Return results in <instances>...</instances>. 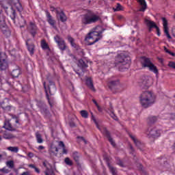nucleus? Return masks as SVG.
<instances>
[{"label":"nucleus","mask_w":175,"mask_h":175,"mask_svg":"<svg viewBox=\"0 0 175 175\" xmlns=\"http://www.w3.org/2000/svg\"><path fill=\"white\" fill-rule=\"evenodd\" d=\"M80 114L83 118H88V112L85 110H82L80 111Z\"/></svg>","instance_id":"nucleus-31"},{"label":"nucleus","mask_w":175,"mask_h":175,"mask_svg":"<svg viewBox=\"0 0 175 175\" xmlns=\"http://www.w3.org/2000/svg\"><path fill=\"white\" fill-rule=\"evenodd\" d=\"M49 103H50V100H49Z\"/></svg>","instance_id":"nucleus-63"},{"label":"nucleus","mask_w":175,"mask_h":175,"mask_svg":"<svg viewBox=\"0 0 175 175\" xmlns=\"http://www.w3.org/2000/svg\"><path fill=\"white\" fill-rule=\"evenodd\" d=\"M118 165H119V166H121L122 167H124V163H123L122 161H120V162L118 163Z\"/></svg>","instance_id":"nucleus-50"},{"label":"nucleus","mask_w":175,"mask_h":175,"mask_svg":"<svg viewBox=\"0 0 175 175\" xmlns=\"http://www.w3.org/2000/svg\"><path fill=\"white\" fill-rule=\"evenodd\" d=\"M93 103H94V105L96 106V107L98 108V110L99 111H100V107H99V105H98V103H96V100H93Z\"/></svg>","instance_id":"nucleus-45"},{"label":"nucleus","mask_w":175,"mask_h":175,"mask_svg":"<svg viewBox=\"0 0 175 175\" xmlns=\"http://www.w3.org/2000/svg\"><path fill=\"white\" fill-rule=\"evenodd\" d=\"M78 66L80 68H87V64L84 62V60L79 59L78 62Z\"/></svg>","instance_id":"nucleus-29"},{"label":"nucleus","mask_w":175,"mask_h":175,"mask_svg":"<svg viewBox=\"0 0 175 175\" xmlns=\"http://www.w3.org/2000/svg\"><path fill=\"white\" fill-rule=\"evenodd\" d=\"M144 23L149 28L150 32H151V30L152 29V28H155L157 32L158 36H161V31L159 30V27L157 26V24H155L154 21H152L151 20H149L148 18H145Z\"/></svg>","instance_id":"nucleus-7"},{"label":"nucleus","mask_w":175,"mask_h":175,"mask_svg":"<svg viewBox=\"0 0 175 175\" xmlns=\"http://www.w3.org/2000/svg\"><path fill=\"white\" fill-rule=\"evenodd\" d=\"M119 18H122V16H119Z\"/></svg>","instance_id":"nucleus-60"},{"label":"nucleus","mask_w":175,"mask_h":175,"mask_svg":"<svg viewBox=\"0 0 175 175\" xmlns=\"http://www.w3.org/2000/svg\"><path fill=\"white\" fill-rule=\"evenodd\" d=\"M30 28L33 29L34 31H31V33H32L33 36H35V34L36 33V32L35 31V30L36 29V25H35V24L31 23H30Z\"/></svg>","instance_id":"nucleus-37"},{"label":"nucleus","mask_w":175,"mask_h":175,"mask_svg":"<svg viewBox=\"0 0 175 175\" xmlns=\"http://www.w3.org/2000/svg\"><path fill=\"white\" fill-rule=\"evenodd\" d=\"M2 159V154H0V160Z\"/></svg>","instance_id":"nucleus-57"},{"label":"nucleus","mask_w":175,"mask_h":175,"mask_svg":"<svg viewBox=\"0 0 175 175\" xmlns=\"http://www.w3.org/2000/svg\"><path fill=\"white\" fill-rule=\"evenodd\" d=\"M49 152L51 154H53V155H57V153L58 152V148H57L54 144H52L49 149Z\"/></svg>","instance_id":"nucleus-15"},{"label":"nucleus","mask_w":175,"mask_h":175,"mask_svg":"<svg viewBox=\"0 0 175 175\" xmlns=\"http://www.w3.org/2000/svg\"><path fill=\"white\" fill-rule=\"evenodd\" d=\"M49 103H50V100H49Z\"/></svg>","instance_id":"nucleus-64"},{"label":"nucleus","mask_w":175,"mask_h":175,"mask_svg":"<svg viewBox=\"0 0 175 175\" xmlns=\"http://www.w3.org/2000/svg\"><path fill=\"white\" fill-rule=\"evenodd\" d=\"M21 175H31V174H29V172H25L22 173Z\"/></svg>","instance_id":"nucleus-48"},{"label":"nucleus","mask_w":175,"mask_h":175,"mask_svg":"<svg viewBox=\"0 0 175 175\" xmlns=\"http://www.w3.org/2000/svg\"><path fill=\"white\" fill-rule=\"evenodd\" d=\"M1 140H2V137L0 136V142H1Z\"/></svg>","instance_id":"nucleus-58"},{"label":"nucleus","mask_w":175,"mask_h":175,"mask_svg":"<svg viewBox=\"0 0 175 175\" xmlns=\"http://www.w3.org/2000/svg\"><path fill=\"white\" fill-rule=\"evenodd\" d=\"M73 158H74L75 161H76V162H77V161H79V157L77 156V153L73 154Z\"/></svg>","instance_id":"nucleus-46"},{"label":"nucleus","mask_w":175,"mask_h":175,"mask_svg":"<svg viewBox=\"0 0 175 175\" xmlns=\"http://www.w3.org/2000/svg\"><path fill=\"white\" fill-rule=\"evenodd\" d=\"M46 17H47V21L49 24H50V25H51L53 28H55V29H57V27H55V21H54V19L53 18V16H51L50 13H49L48 12H46Z\"/></svg>","instance_id":"nucleus-12"},{"label":"nucleus","mask_w":175,"mask_h":175,"mask_svg":"<svg viewBox=\"0 0 175 175\" xmlns=\"http://www.w3.org/2000/svg\"><path fill=\"white\" fill-rule=\"evenodd\" d=\"M29 167H31L32 169H35L36 167H35V165L30 164L29 165Z\"/></svg>","instance_id":"nucleus-53"},{"label":"nucleus","mask_w":175,"mask_h":175,"mask_svg":"<svg viewBox=\"0 0 175 175\" xmlns=\"http://www.w3.org/2000/svg\"><path fill=\"white\" fill-rule=\"evenodd\" d=\"M105 133H107V135H108V140L109 143H111V144L114 147V146H116V143H114V140H113L112 138H111L110 135H109V132L105 131Z\"/></svg>","instance_id":"nucleus-34"},{"label":"nucleus","mask_w":175,"mask_h":175,"mask_svg":"<svg viewBox=\"0 0 175 175\" xmlns=\"http://www.w3.org/2000/svg\"><path fill=\"white\" fill-rule=\"evenodd\" d=\"M3 128H5V129H7L8 131H12V124H10V122H5Z\"/></svg>","instance_id":"nucleus-27"},{"label":"nucleus","mask_w":175,"mask_h":175,"mask_svg":"<svg viewBox=\"0 0 175 175\" xmlns=\"http://www.w3.org/2000/svg\"><path fill=\"white\" fill-rule=\"evenodd\" d=\"M155 95H154L152 92H144L139 97V103L142 107L147 109V107H150L151 105H154L155 103Z\"/></svg>","instance_id":"nucleus-2"},{"label":"nucleus","mask_w":175,"mask_h":175,"mask_svg":"<svg viewBox=\"0 0 175 175\" xmlns=\"http://www.w3.org/2000/svg\"><path fill=\"white\" fill-rule=\"evenodd\" d=\"M36 137L37 142L39 144L43 143V139H42V135H40V133H39L38 132L36 133Z\"/></svg>","instance_id":"nucleus-25"},{"label":"nucleus","mask_w":175,"mask_h":175,"mask_svg":"<svg viewBox=\"0 0 175 175\" xmlns=\"http://www.w3.org/2000/svg\"><path fill=\"white\" fill-rule=\"evenodd\" d=\"M137 2L139 5V12H145L147 9V3H146V0H137Z\"/></svg>","instance_id":"nucleus-13"},{"label":"nucleus","mask_w":175,"mask_h":175,"mask_svg":"<svg viewBox=\"0 0 175 175\" xmlns=\"http://www.w3.org/2000/svg\"><path fill=\"white\" fill-rule=\"evenodd\" d=\"M26 44L31 55H33V53L35 51V46L33 44L28 45V41L26 42Z\"/></svg>","instance_id":"nucleus-19"},{"label":"nucleus","mask_w":175,"mask_h":175,"mask_svg":"<svg viewBox=\"0 0 175 175\" xmlns=\"http://www.w3.org/2000/svg\"><path fill=\"white\" fill-rule=\"evenodd\" d=\"M44 88L45 89L46 92H47V88H46V82H44Z\"/></svg>","instance_id":"nucleus-54"},{"label":"nucleus","mask_w":175,"mask_h":175,"mask_svg":"<svg viewBox=\"0 0 175 175\" xmlns=\"http://www.w3.org/2000/svg\"><path fill=\"white\" fill-rule=\"evenodd\" d=\"M164 51H165V53H167V54H170V55H172V57H174L175 53H172V51H169V49H167V48L164 47Z\"/></svg>","instance_id":"nucleus-40"},{"label":"nucleus","mask_w":175,"mask_h":175,"mask_svg":"<svg viewBox=\"0 0 175 175\" xmlns=\"http://www.w3.org/2000/svg\"><path fill=\"white\" fill-rule=\"evenodd\" d=\"M41 46L42 47V49H49V46L47 45V43H46V42L44 41H42V43H41Z\"/></svg>","instance_id":"nucleus-42"},{"label":"nucleus","mask_w":175,"mask_h":175,"mask_svg":"<svg viewBox=\"0 0 175 175\" xmlns=\"http://www.w3.org/2000/svg\"><path fill=\"white\" fill-rule=\"evenodd\" d=\"M162 21H163L164 33L166 35L168 39H172V36H170V34L169 33V27H167V20H166V18H162Z\"/></svg>","instance_id":"nucleus-11"},{"label":"nucleus","mask_w":175,"mask_h":175,"mask_svg":"<svg viewBox=\"0 0 175 175\" xmlns=\"http://www.w3.org/2000/svg\"><path fill=\"white\" fill-rule=\"evenodd\" d=\"M168 66L170 68H172V69H175V62H170L169 64H168Z\"/></svg>","instance_id":"nucleus-43"},{"label":"nucleus","mask_w":175,"mask_h":175,"mask_svg":"<svg viewBox=\"0 0 175 175\" xmlns=\"http://www.w3.org/2000/svg\"><path fill=\"white\" fill-rule=\"evenodd\" d=\"M146 135H148V137H159L161 136V131H157L155 128L150 127L146 131Z\"/></svg>","instance_id":"nucleus-9"},{"label":"nucleus","mask_w":175,"mask_h":175,"mask_svg":"<svg viewBox=\"0 0 175 175\" xmlns=\"http://www.w3.org/2000/svg\"><path fill=\"white\" fill-rule=\"evenodd\" d=\"M16 122L18 123V120H16Z\"/></svg>","instance_id":"nucleus-61"},{"label":"nucleus","mask_w":175,"mask_h":175,"mask_svg":"<svg viewBox=\"0 0 175 175\" xmlns=\"http://www.w3.org/2000/svg\"><path fill=\"white\" fill-rule=\"evenodd\" d=\"M3 139L9 140L10 139H14V137H16V136L12 133H5L3 134Z\"/></svg>","instance_id":"nucleus-20"},{"label":"nucleus","mask_w":175,"mask_h":175,"mask_svg":"<svg viewBox=\"0 0 175 175\" xmlns=\"http://www.w3.org/2000/svg\"><path fill=\"white\" fill-rule=\"evenodd\" d=\"M57 16L60 18L63 23L66 21V15L63 12H57Z\"/></svg>","instance_id":"nucleus-22"},{"label":"nucleus","mask_w":175,"mask_h":175,"mask_svg":"<svg viewBox=\"0 0 175 175\" xmlns=\"http://www.w3.org/2000/svg\"><path fill=\"white\" fill-rule=\"evenodd\" d=\"M34 170H35V172H36V173H38V174L40 173V170H39L38 169V167H36L34 168Z\"/></svg>","instance_id":"nucleus-51"},{"label":"nucleus","mask_w":175,"mask_h":175,"mask_svg":"<svg viewBox=\"0 0 175 175\" xmlns=\"http://www.w3.org/2000/svg\"><path fill=\"white\" fill-rule=\"evenodd\" d=\"M58 144H59V147H62L63 154H68V150L65 148V144H64V142H59Z\"/></svg>","instance_id":"nucleus-30"},{"label":"nucleus","mask_w":175,"mask_h":175,"mask_svg":"<svg viewBox=\"0 0 175 175\" xmlns=\"http://www.w3.org/2000/svg\"><path fill=\"white\" fill-rule=\"evenodd\" d=\"M55 10V8H54L53 7H51V12H54Z\"/></svg>","instance_id":"nucleus-55"},{"label":"nucleus","mask_w":175,"mask_h":175,"mask_svg":"<svg viewBox=\"0 0 175 175\" xmlns=\"http://www.w3.org/2000/svg\"><path fill=\"white\" fill-rule=\"evenodd\" d=\"M142 66L144 68H148L149 70L153 72L155 75H158V68L151 63L150 59L144 58L142 60Z\"/></svg>","instance_id":"nucleus-5"},{"label":"nucleus","mask_w":175,"mask_h":175,"mask_svg":"<svg viewBox=\"0 0 175 175\" xmlns=\"http://www.w3.org/2000/svg\"><path fill=\"white\" fill-rule=\"evenodd\" d=\"M54 39L59 46V49H60V50L62 51H64V50H66V44L65 43V40H64V39H62L59 36H56Z\"/></svg>","instance_id":"nucleus-10"},{"label":"nucleus","mask_w":175,"mask_h":175,"mask_svg":"<svg viewBox=\"0 0 175 175\" xmlns=\"http://www.w3.org/2000/svg\"><path fill=\"white\" fill-rule=\"evenodd\" d=\"M15 7L16 8L18 12H21V10H23V7L21 6V3L18 2L16 3Z\"/></svg>","instance_id":"nucleus-39"},{"label":"nucleus","mask_w":175,"mask_h":175,"mask_svg":"<svg viewBox=\"0 0 175 175\" xmlns=\"http://www.w3.org/2000/svg\"><path fill=\"white\" fill-rule=\"evenodd\" d=\"M49 91L51 95H54V94H55L57 89L55 88V84H54V82L49 81Z\"/></svg>","instance_id":"nucleus-14"},{"label":"nucleus","mask_w":175,"mask_h":175,"mask_svg":"<svg viewBox=\"0 0 175 175\" xmlns=\"http://www.w3.org/2000/svg\"><path fill=\"white\" fill-rule=\"evenodd\" d=\"M109 113H110L109 116L111 117V118H113V120H115L116 121L118 120V118H117V116L114 114V111H113V109H111Z\"/></svg>","instance_id":"nucleus-36"},{"label":"nucleus","mask_w":175,"mask_h":175,"mask_svg":"<svg viewBox=\"0 0 175 175\" xmlns=\"http://www.w3.org/2000/svg\"><path fill=\"white\" fill-rule=\"evenodd\" d=\"M130 137L137 147H140V146H142V143H140V141L137 140V138H136L135 135H130Z\"/></svg>","instance_id":"nucleus-21"},{"label":"nucleus","mask_w":175,"mask_h":175,"mask_svg":"<svg viewBox=\"0 0 175 175\" xmlns=\"http://www.w3.org/2000/svg\"><path fill=\"white\" fill-rule=\"evenodd\" d=\"M100 29H102L101 27H96L92 31L89 33L88 36L85 38V42H87L90 46L96 43L100 39H102V31H100Z\"/></svg>","instance_id":"nucleus-4"},{"label":"nucleus","mask_w":175,"mask_h":175,"mask_svg":"<svg viewBox=\"0 0 175 175\" xmlns=\"http://www.w3.org/2000/svg\"><path fill=\"white\" fill-rule=\"evenodd\" d=\"M38 150H44V146H38Z\"/></svg>","instance_id":"nucleus-49"},{"label":"nucleus","mask_w":175,"mask_h":175,"mask_svg":"<svg viewBox=\"0 0 175 175\" xmlns=\"http://www.w3.org/2000/svg\"><path fill=\"white\" fill-rule=\"evenodd\" d=\"M68 40L70 43L71 46L72 47H76V43H75V39H73L72 37L68 36Z\"/></svg>","instance_id":"nucleus-32"},{"label":"nucleus","mask_w":175,"mask_h":175,"mask_svg":"<svg viewBox=\"0 0 175 175\" xmlns=\"http://www.w3.org/2000/svg\"><path fill=\"white\" fill-rule=\"evenodd\" d=\"M0 172H1V173H5V174H8V173L10 172V170H9V169L6 168V167H4L0 169Z\"/></svg>","instance_id":"nucleus-38"},{"label":"nucleus","mask_w":175,"mask_h":175,"mask_svg":"<svg viewBox=\"0 0 175 175\" xmlns=\"http://www.w3.org/2000/svg\"><path fill=\"white\" fill-rule=\"evenodd\" d=\"M86 84L88 87L90 88V90H92V91H95V88H94V84L92 83V80L91 79V78H88L86 79Z\"/></svg>","instance_id":"nucleus-17"},{"label":"nucleus","mask_w":175,"mask_h":175,"mask_svg":"<svg viewBox=\"0 0 175 175\" xmlns=\"http://www.w3.org/2000/svg\"><path fill=\"white\" fill-rule=\"evenodd\" d=\"M99 20H100V16L98 14H95V12L91 11L88 12L81 16V23L82 25L95 24V23H97Z\"/></svg>","instance_id":"nucleus-3"},{"label":"nucleus","mask_w":175,"mask_h":175,"mask_svg":"<svg viewBox=\"0 0 175 175\" xmlns=\"http://www.w3.org/2000/svg\"><path fill=\"white\" fill-rule=\"evenodd\" d=\"M4 110H6V109H8V107H6V108H3Z\"/></svg>","instance_id":"nucleus-59"},{"label":"nucleus","mask_w":175,"mask_h":175,"mask_svg":"<svg viewBox=\"0 0 175 175\" xmlns=\"http://www.w3.org/2000/svg\"><path fill=\"white\" fill-rule=\"evenodd\" d=\"M47 99H48V100H49V97H47Z\"/></svg>","instance_id":"nucleus-62"},{"label":"nucleus","mask_w":175,"mask_h":175,"mask_svg":"<svg viewBox=\"0 0 175 175\" xmlns=\"http://www.w3.org/2000/svg\"><path fill=\"white\" fill-rule=\"evenodd\" d=\"M28 157H30V158H32L33 157V153L32 152L29 153Z\"/></svg>","instance_id":"nucleus-52"},{"label":"nucleus","mask_w":175,"mask_h":175,"mask_svg":"<svg viewBox=\"0 0 175 175\" xmlns=\"http://www.w3.org/2000/svg\"><path fill=\"white\" fill-rule=\"evenodd\" d=\"M8 56L4 53H0V70H6L9 68V63L6 59Z\"/></svg>","instance_id":"nucleus-6"},{"label":"nucleus","mask_w":175,"mask_h":175,"mask_svg":"<svg viewBox=\"0 0 175 175\" xmlns=\"http://www.w3.org/2000/svg\"><path fill=\"white\" fill-rule=\"evenodd\" d=\"M64 162L68 166H72V165H73V161H72V160H70L69 157L66 158L64 160Z\"/></svg>","instance_id":"nucleus-33"},{"label":"nucleus","mask_w":175,"mask_h":175,"mask_svg":"<svg viewBox=\"0 0 175 175\" xmlns=\"http://www.w3.org/2000/svg\"><path fill=\"white\" fill-rule=\"evenodd\" d=\"M78 142H82L84 144H87V140H85L83 137H78Z\"/></svg>","instance_id":"nucleus-41"},{"label":"nucleus","mask_w":175,"mask_h":175,"mask_svg":"<svg viewBox=\"0 0 175 175\" xmlns=\"http://www.w3.org/2000/svg\"><path fill=\"white\" fill-rule=\"evenodd\" d=\"M140 84L142 87H150L154 83V79L151 77L144 76L141 78Z\"/></svg>","instance_id":"nucleus-8"},{"label":"nucleus","mask_w":175,"mask_h":175,"mask_svg":"<svg viewBox=\"0 0 175 175\" xmlns=\"http://www.w3.org/2000/svg\"><path fill=\"white\" fill-rule=\"evenodd\" d=\"M131 57L125 55L124 53L118 55L115 60V66L120 70L124 71V69H129Z\"/></svg>","instance_id":"nucleus-1"},{"label":"nucleus","mask_w":175,"mask_h":175,"mask_svg":"<svg viewBox=\"0 0 175 175\" xmlns=\"http://www.w3.org/2000/svg\"><path fill=\"white\" fill-rule=\"evenodd\" d=\"M6 28V23H5V19L0 20V29H3Z\"/></svg>","instance_id":"nucleus-35"},{"label":"nucleus","mask_w":175,"mask_h":175,"mask_svg":"<svg viewBox=\"0 0 175 175\" xmlns=\"http://www.w3.org/2000/svg\"><path fill=\"white\" fill-rule=\"evenodd\" d=\"M21 74V71L20 70V68H16L15 70H13L11 72V75L12 77H18Z\"/></svg>","instance_id":"nucleus-18"},{"label":"nucleus","mask_w":175,"mask_h":175,"mask_svg":"<svg viewBox=\"0 0 175 175\" xmlns=\"http://www.w3.org/2000/svg\"><path fill=\"white\" fill-rule=\"evenodd\" d=\"M93 121H94V122L96 124V127L98 128V129H99V131H102V129H100V128L99 127V124H98V122H96V120L93 119Z\"/></svg>","instance_id":"nucleus-47"},{"label":"nucleus","mask_w":175,"mask_h":175,"mask_svg":"<svg viewBox=\"0 0 175 175\" xmlns=\"http://www.w3.org/2000/svg\"><path fill=\"white\" fill-rule=\"evenodd\" d=\"M113 12H122L124 10V6H122L120 3H118L113 8Z\"/></svg>","instance_id":"nucleus-16"},{"label":"nucleus","mask_w":175,"mask_h":175,"mask_svg":"<svg viewBox=\"0 0 175 175\" xmlns=\"http://www.w3.org/2000/svg\"><path fill=\"white\" fill-rule=\"evenodd\" d=\"M150 122H155L157 121V117L152 116L149 118Z\"/></svg>","instance_id":"nucleus-44"},{"label":"nucleus","mask_w":175,"mask_h":175,"mask_svg":"<svg viewBox=\"0 0 175 175\" xmlns=\"http://www.w3.org/2000/svg\"><path fill=\"white\" fill-rule=\"evenodd\" d=\"M108 167H109V170L113 175H117V170L114 168V167L110 165V164H108Z\"/></svg>","instance_id":"nucleus-28"},{"label":"nucleus","mask_w":175,"mask_h":175,"mask_svg":"<svg viewBox=\"0 0 175 175\" xmlns=\"http://www.w3.org/2000/svg\"><path fill=\"white\" fill-rule=\"evenodd\" d=\"M7 150L8 151H11V152H18V147L17 146H10L8 148H7Z\"/></svg>","instance_id":"nucleus-26"},{"label":"nucleus","mask_w":175,"mask_h":175,"mask_svg":"<svg viewBox=\"0 0 175 175\" xmlns=\"http://www.w3.org/2000/svg\"><path fill=\"white\" fill-rule=\"evenodd\" d=\"M116 85H120V81H118V80L111 81L109 83V87L110 88H113V87H116Z\"/></svg>","instance_id":"nucleus-23"},{"label":"nucleus","mask_w":175,"mask_h":175,"mask_svg":"<svg viewBox=\"0 0 175 175\" xmlns=\"http://www.w3.org/2000/svg\"><path fill=\"white\" fill-rule=\"evenodd\" d=\"M45 174H46V175H50V174H49V172H47V171L45 172Z\"/></svg>","instance_id":"nucleus-56"},{"label":"nucleus","mask_w":175,"mask_h":175,"mask_svg":"<svg viewBox=\"0 0 175 175\" xmlns=\"http://www.w3.org/2000/svg\"><path fill=\"white\" fill-rule=\"evenodd\" d=\"M5 165L9 169H13V167H14V161L13 160L8 161H6Z\"/></svg>","instance_id":"nucleus-24"}]
</instances>
